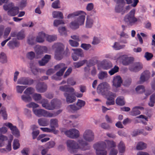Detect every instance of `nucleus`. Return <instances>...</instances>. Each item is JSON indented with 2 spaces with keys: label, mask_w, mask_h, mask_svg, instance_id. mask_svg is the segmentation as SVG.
Wrapping results in <instances>:
<instances>
[{
  "label": "nucleus",
  "mask_w": 155,
  "mask_h": 155,
  "mask_svg": "<svg viewBox=\"0 0 155 155\" xmlns=\"http://www.w3.org/2000/svg\"><path fill=\"white\" fill-rule=\"evenodd\" d=\"M57 38V37L56 35H48L46 37V40L49 42H51L56 40Z\"/></svg>",
  "instance_id": "nucleus-51"
},
{
  "label": "nucleus",
  "mask_w": 155,
  "mask_h": 155,
  "mask_svg": "<svg viewBox=\"0 0 155 155\" xmlns=\"http://www.w3.org/2000/svg\"><path fill=\"white\" fill-rule=\"evenodd\" d=\"M81 47L85 50H87L91 47L90 44L83 43L81 45Z\"/></svg>",
  "instance_id": "nucleus-64"
},
{
  "label": "nucleus",
  "mask_w": 155,
  "mask_h": 155,
  "mask_svg": "<svg viewBox=\"0 0 155 155\" xmlns=\"http://www.w3.org/2000/svg\"><path fill=\"white\" fill-rule=\"evenodd\" d=\"M144 57L147 61L150 60L153 57V54L149 52H146L145 53Z\"/></svg>",
  "instance_id": "nucleus-55"
},
{
  "label": "nucleus",
  "mask_w": 155,
  "mask_h": 155,
  "mask_svg": "<svg viewBox=\"0 0 155 155\" xmlns=\"http://www.w3.org/2000/svg\"><path fill=\"white\" fill-rule=\"evenodd\" d=\"M87 62L86 60L79 61L77 62H74L73 65L75 68H78L83 65L85 63Z\"/></svg>",
  "instance_id": "nucleus-33"
},
{
  "label": "nucleus",
  "mask_w": 155,
  "mask_h": 155,
  "mask_svg": "<svg viewBox=\"0 0 155 155\" xmlns=\"http://www.w3.org/2000/svg\"><path fill=\"white\" fill-rule=\"evenodd\" d=\"M12 37H17L18 40H22L25 37V35L23 30H21L19 32H12L11 34Z\"/></svg>",
  "instance_id": "nucleus-17"
},
{
  "label": "nucleus",
  "mask_w": 155,
  "mask_h": 155,
  "mask_svg": "<svg viewBox=\"0 0 155 155\" xmlns=\"http://www.w3.org/2000/svg\"><path fill=\"white\" fill-rule=\"evenodd\" d=\"M51 127L52 130L54 131L56 127H58V120L56 119H52L50 120Z\"/></svg>",
  "instance_id": "nucleus-28"
},
{
  "label": "nucleus",
  "mask_w": 155,
  "mask_h": 155,
  "mask_svg": "<svg viewBox=\"0 0 155 155\" xmlns=\"http://www.w3.org/2000/svg\"><path fill=\"white\" fill-rule=\"evenodd\" d=\"M34 89L32 87H29L27 88L24 92V93L28 95L31 94L33 92Z\"/></svg>",
  "instance_id": "nucleus-56"
},
{
  "label": "nucleus",
  "mask_w": 155,
  "mask_h": 155,
  "mask_svg": "<svg viewBox=\"0 0 155 155\" xmlns=\"http://www.w3.org/2000/svg\"><path fill=\"white\" fill-rule=\"evenodd\" d=\"M27 56L28 59L30 60H32L35 58V54L34 52L31 51L27 53Z\"/></svg>",
  "instance_id": "nucleus-62"
},
{
  "label": "nucleus",
  "mask_w": 155,
  "mask_h": 155,
  "mask_svg": "<svg viewBox=\"0 0 155 155\" xmlns=\"http://www.w3.org/2000/svg\"><path fill=\"white\" fill-rule=\"evenodd\" d=\"M119 67L115 65L114 67L112 68L109 71V74L110 75H112L114 74L115 73L118 72L119 71Z\"/></svg>",
  "instance_id": "nucleus-41"
},
{
  "label": "nucleus",
  "mask_w": 155,
  "mask_h": 155,
  "mask_svg": "<svg viewBox=\"0 0 155 155\" xmlns=\"http://www.w3.org/2000/svg\"><path fill=\"white\" fill-rule=\"evenodd\" d=\"M42 106L48 110H52L60 106L61 101L58 99H54L51 100L50 104L48 103V101L45 99H43L40 102Z\"/></svg>",
  "instance_id": "nucleus-3"
},
{
  "label": "nucleus",
  "mask_w": 155,
  "mask_h": 155,
  "mask_svg": "<svg viewBox=\"0 0 155 155\" xmlns=\"http://www.w3.org/2000/svg\"><path fill=\"white\" fill-rule=\"evenodd\" d=\"M65 70V68H64L61 69L58 71L56 73V74H54L52 76V79L56 80H61V78L59 77L63 75Z\"/></svg>",
  "instance_id": "nucleus-21"
},
{
  "label": "nucleus",
  "mask_w": 155,
  "mask_h": 155,
  "mask_svg": "<svg viewBox=\"0 0 155 155\" xmlns=\"http://www.w3.org/2000/svg\"><path fill=\"white\" fill-rule=\"evenodd\" d=\"M13 148L15 150L18 149L20 147L19 140L18 139H14L13 144Z\"/></svg>",
  "instance_id": "nucleus-50"
},
{
  "label": "nucleus",
  "mask_w": 155,
  "mask_h": 155,
  "mask_svg": "<svg viewBox=\"0 0 155 155\" xmlns=\"http://www.w3.org/2000/svg\"><path fill=\"white\" fill-rule=\"evenodd\" d=\"M116 102L117 104L120 106L124 105L125 104L124 97L122 96L118 97L116 99Z\"/></svg>",
  "instance_id": "nucleus-30"
},
{
  "label": "nucleus",
  "mask_w": 155,
  "mask_h": 155,
  "mask_svg": "<svg viewBox=\"0 0 155 155\" xmlns=\"http://www.w3.org/2000/svg\"><path fill=\"white\" fill-rule=\"evenodd\" d=\"M110 88L109 85L107 82H104L99 84L97 88V92L99 94L102 95L108 94Z\"/></svg>",
  "instance_id": "nucleus-7"
},
{
  "label": "nucleus",
  "mask_w": 155,
  "mask_h": 155,
  "mask_svg": "<svg viewBox=\"0 0 155 155\" xmlns=\"http://www.w3.org/2000/svg\"><path fill=\"white\" fill-rule=\"evenodd\" d=\"M11 28L10 27H7L5 28L3 37L5 38H6L9 34Z\"/></svg>",
  "instance_id": "nucleus-61"
},
{
  "label": "nucleus",
  "mask_w": 155,
  "mask_h": 155,
  "mask_svg": "<svg viewBox=\"0 0 155 155\" xmlns=\"http://www.w3.org/2000/svg\"><path fill=\"white\" fill-rule=\"evenodd\" d=\"M78 142V144L74 140H68L66 142L67 147L71 150L80 149L82 150H85L90 149V146L88 143L84 141L82 139L79 140Z\"/></svg>",
  "instance_id": "nucleus-1"
},
{
  "label": "nucleus",
  "mask_w": 155,
  "mask_h": 155,
  "mask_svg": "<svg viewBox=\"0 0 155 155\" xmlns=\"http://www.w3.org/2000/svg\"><path fill=\"white\" fill-rule=\"evenodd\" d=\"M59 89L61 91L65 92V93L73 92L74 89L72 87H68L67 85L62 86L60 87Z\"/></svg>",
  "instance_id": "nucleus-23"
},
{
  "label": "nucleus",
  "mask_w": 155,
  "mask_h": 155,
  "mask_svg": "<svg viewBox=\"0 0 155 155\" xmlns=\"http://www.w3.org/2000/svg\"><path fill=\"white\" fill-rule=\"evenodd\" d=\"M85 16L84 15H81L77 18V21L71 22L70 25V27L73 29L78 28L79 25H81L84 24L85 20Z\"/></svg>",
  "instance_id": "nucleus-8"
},
{
  "label": "nucleus",
  "mask_w": 155,
  "mask_h": 155,
  "mask_svg": "<svg viewBox=\"0 0 155 155\" xmlns=\"http://www.w3.org/2000/svg\"><path fill=\"white\" fill-rule=\"evenodd\" d=\"M122 61L123 64L124 65H127L132 63L134 61V58L132 57H128L126 55H123L120 57Z\"/></svg>",
  "instance_id": "nucleus-11"
},
{
  "label": "nucleus",
  "mask_w": 155,
  "mask_h": 155,
  "mask_svg": "<svg viewBox=\"0 0 155 155\" xmlns=\"http://www.w3.org/2000/svg\"><path fill=\"white\" fill-rule=\"evenodd\" d=\"M73 93H64V95L66 97V101L68 103H72L76 100V98Z\"/></svg>",
  "instance_id": "nucleus-12"
},
{
  "label": "nucleus",
  "mask_w": 155,
  "mask_h": 155,
  "mask_svg": "<svg viewBox=\"0 0 155 155\" xmlns=\"http://www.w3.org/2000/svg\"><path fill=\"white\" fill-rule=\"evenodd\" d=\"M0 114L2 115L4 120H6L7 119L8 116L5 110L4 109L2 108L0 110Z\"/></svg>",
  "instance_id": "nucleus-54"
},
{
  "label": "nucleus",
  "mask_w": 155,
  "mask_h": 155,
  "mask_svg": "<svg viewBox=\"0 0 155 155\" xmlns=\"http://www.w3.org/2000/svg\"><path fill=\"white\" fill-rule=\"evenodd\" d=\"M64 134L68 137L72 139L77 138L79 136V131L75 128L65 131Z\"/></svg>",
  "instance_id": "nucleus-9"
},
{
  "label": "nucleus",
  "mask_w": 155,
  "mask_h": 155,
  "mask_svg": "<svg viewBox=\"0 0 155 155\" xmlns=\"http://www.w3.org/2000/svg\"><path fill=\"white\" fill-rule=\"evenodd\" d=\"M105 141L106 143V146L109 148L115 147L116 146V143L113 140H105Z\"/></svg>",
  "instance_id": "nucleus-31"
},
{
  "label": "nucleus",
  "mask_w": 155,
  "mask_h": 155,
  "mask_svg": "<svg viewBox=\"0 0 155 155\" xmlns=\"http://www.w3.org/2000/svg\"><path fill=\"white\" fill-rule=\"evenodd\" d=\"M26 87L24 86H17L16 88L17 92L22 93Z\"/></svg>",
  "instance_id": "nucleus-60"
},
{
  "label": "nucleus",
  "mask_w": 155,
  "mask_h": 155,
  "mask_svg": "<svg viewBox=\"0 0 155 155\" xmlns=\"http://www.w3.org/2000/svg\"><path fill=\"white\" fill-rule=\"evenodd\" d=\"M18 84L26 85V77H23L19 78L18 81Z\"/></svg>",
  "instance_id": "nucleus-47"
},
{
  "label": "nucleus",
  "mask_w": 155,
  "mask_h": 155,
  "mask_svg": "<svg viewBox=\"0 0 155 155\" xmlns=\"http://www.w3.org/2000/svg\"><path fill=\"white\" fill-rule=\"evenodd\" d=\"M72 50L74 51V53L78 56L82 57L83 56V50L81 48H73Z\"/></svg>",
  "instance_id": "nucleus-36"
},
{
  "label": "nucleus",
  "mask_w": 155,
  "mask_h": 155,
  "mask_svg": "<svg viewBox=\"0 0 155 155\" xmlns=\"http://www.w3.org/2000/svg\"><path fill=\"white\" fill-rule=\"evenodd\" d=\"M109 97H107L108 101L106 102V104L107 105H114V98L116 97V94L111 92L108 93V94L107 95Z\"/></svg>",
  "instance_id": "nucleus-13"
},
{
  "label": "nucleus",
  "mask_w": 155,
  "mask_h": 155,
  "mask_svg": "<svg viewBox=\"0 0 155 155\" xmlns=\"http://www.w3.org/2000/svg\"><path fill=\"white\" fill-rule=\"evenodd\" d=\"M67 68V67L65 66V64L63 63H61L59 64L54 67V69L56 71H57L59 69L65 68V70Z\"/></svg>",
  "instance_id": "nucleus-45"
},
{
  "label": "nucleus",
  "mask_w": 155,
  "mask_h": 155,
  "mask_svg": "<svg viewBox=\"0 0 155 155\" xmlns=\"http://www.w3.org/2000/svg\"><path fill=\"white\" fill-rule=\"evenodd\" d=\"M27 42L30 45H33L35 44V37L32 35H29L28 38Z\"/></svg>",
  "instance_id": "nucleus-35"
},
{
  "label": "nucleus",
  "mask_w": 155,
  "mask_h": 155,
  "mask_svg": "<svg viewBox=\"0 0 155 155\" xmlns=\"http://www.w3.org/2000/svg\"><path fill=\"white\" fill-rule=\"evenodd\" d=\"M28 107L33 108V111L34 114L39 117L43 116L46 117H52L53 116L51 113L43 109H36L34 108L38 107L39 105L37 104L34 102H32L27 105Z\"/></svg>",
  "instance_id": "nucleus-2"
},
{
  "label": "nucleus",
  "mask_w": 155,
  "mask_h": 155,
  "mask_svg": "<svg viewBox=\"0 0 155 155\" xmlns=\"http://www.w3.org/2000/svg\"><path fill=\"white\" fill-rule=\"evenodd\" d=\"M135 10L132 9L130 12L125 15L124 20L127 26L131 27L136 24L139 19L135 16Z\"/></svg>",
  "instance_id": "nucleus-4"
},
{
  "label": "nucleus",
  "mask_w": 155,
  "mask_h": 155,
  "mask_svg": "<svg viewBox=\"0 0 155 155\" xmlns=\"http://www.w3.org/2000/svg\"><path fill=\"white\" fill-rule=\"evenodd\" d=\"M94 134L92 130L87 129L84 132L83 137V138L86 141L91 142L94 139Z\"/></svg>",
  "instance_id": "nucleus-10"
},
{
  "label": "nucleus",
  "mask_w": 155,
  "mask_h": 155,
  "mask_svg": "<svg viewBox=\"0 0 155 155\" xmlns=\"http://www.w3.org/2000/svg\"><path fill=\"white\" fill-rule=\"evenodd\" d=\"M82 12H83L82 11H78L74 12L71 14H69L67 16V18H70L74 17L75 16L78 15H79L81 14Z\"/></svg>",
  "instance_id": "nucleus-49"
},
{
  "label": "nucleus",
  "mask_w": 155,
  "mask_h": 155,
  "mask_svg": "<svg viewBox=\"0 0 155 155\" xmlns=\"http://www.w3.org/2000/svg\"><path fill=\"white\" fill-rule=\"evenodd\" d=\"M101 66L103 69L108 70L112 67L113 64L110 61H105L102 63Z\"/></svg>",
  "instance_id": "nucleus-24"
},
{
  "label": "nucleus",
  "mask_w": 155,
  "mask_h": 155,
  "mask_svg": "<svg viewBox=\"0 0 155 155\" xmlns=\"http://www.w3.org/2000/svg\"><path fill=\"white\" fill-rule=\"evenodd\" d=\"M51 58V55L45 54L41 60L39 61L38 63L39 65L41 66L45 65L49 61Z\"/></svg>",
  "instance_id": "nucleus-20"
},
{
  "label": "nucleus",
  "mask_w": 155,
  "mask_h": 155,
  "mask_svg": "<svg viewBox=\"0 0 155 155\" xmlns=\"http://www.w3.org/2000/svg\"><path fill=\"white\" fill-rule=\"evenodd\" d=\"M21 98L23 101L26 102H30L31 101V98L30 96L28 94L26 96L22 95Z\"/></svg>",
  "instance_id": "nucleus-52"
},
{
  "label": "nucleus",
  "mask_w": 155,
  "mask_h": 155,
  "mask_svg": "<svg viewBox=\"0 0 155 155\" xmlns=\"http://www.w3.org/2000/svg\"><path fill=\"white\" fill-rule=\"evenodd\" d=\"M69 42L71 45L72 47H77L79 45V43L77 41H75L72 40H70Z\"/></svg>",
  "instance_id": "nucleus-63"
},
{
  "label": "nucleus",
  "mask_w": 155,
  "mask_h": 155,
  "mask_svg": "<svg viewBox=\"0 0 155 155\" xmlns=\"http://www.w3.org/2000/svg\"><path fill=\"white\" fill-rule=\"evenodd\" d=\"M52 48L56 49L54 58L57 60H61L63 58V55L65 52L64 51V46L61 43H57L52 46Z\"/></svg>",
  "instance_id": "nucleus-5"
},
{
  "label": "nucleus",
  "mask_w": 155,
  "mask_h": 155,
  "mask_svg": "<svg viewBox=\"0 0 155 155\" xmlns=\"http://www.w3.org/2000/svg\"><path fill=\"white\" fill-rule=\"evenodd\" d=\"M155 103V93L153 94L150 97V101L149 105L150 107H153Z\"/></svg>",
  "instance_id": "nucleus-40"
},
{
  "label": "nucleus",
  "mask_w": 155,
  "mask_h": 155,
  "mask_svg": "<svg viewBox=\"0 0 155 155\" xmlns=\"http://www.w3.org/2000/svg\"><path fill=\"white\" fill-rule=\"evenodd\" d=\"M3 125L8 127L12 130V134L15 136H18L19 132L16 126H14L13 124L9 122L4 123Z\"/></svg>",
  "instance_id": "nucleus-14"
},
{
  "label": "nucleus",
  "mask_w": 155,
  "mask_h": 155,
  "mask_svg": "<svg viewBox=\"0 0 155 155\" xmlns=\"http://www.w3.org/2000/svg\"><path fill=\"white\" fill-rule=\"evenodd\" d=\"M7 61L6 56L4 53H1L0 54V61L2 63H4Z\"/></svg>",
  "instance_id": "nucleus-46"
},
{
  "label": "nucleus",
  "mask_w": 155,
  "mask_h": 155,
  "mask_svg": "<svg viewBox=\"0 0 155 155\" xmlns=\"http://www.w3.org/2000/svg\"><path fill=\"white\" fill-rule=\"evenodd\" d=\"M60 5V2L58 0H56L54 1L52 4V7L54 8H60V7L59 6Z\"/></svg>",
  "instance_id": "nucleus-58"
},
{
  "label": "nucleus",
  "mask_w": 155,
  "mask_h": 155,
  "mask_svg": "<svg viewBox=\"0 0 155 155\" xmlns=\"http://www.w3.org/2000/svg\"><path fill=\"white\" fill-rule=\"evenodd\" d=\"M47 85L43 82L38 83L36 85V89L38 92L43 93L47 90Z\"/></svg>",
  "instance_id": "nucleus-15"
},
{
  "label": "nucleus",
  "mask_w": 155,
  "mask_h": 155,
  "mask_svg": "<svg viewBox=\"0 0 155 155\" xmlns=\"http://www.w3.org/2000/svg\"><path fill=\"white\" fill-rule=\"evenodd\" d=\"M85 104V101L79 99L77 102L76 105L80 109L82 107L84 106Z\"/></svg>",
  "instance_id": "nucleus-48"
},
{
  "label": "nucleus",
  "mask_w": 155,
  "mask_h": 155,
  "mask_svg": "<svg viewBox=\"0 0 155 155\" xmlns=\"http://www.w3.org/2000/svg\"><path fill=\"white\" fill-rule=\"evenodd\" d=\"M49 121L47 119L41 118L38 119V123L39 125L41 126H46L48 124Z\"/></svg>",
  "instance_id": "nucleus-27"
},
{
  "label": "nucleus",
  "mask_w": 155,
  "mask_h": 155,
  "mask_svg": "<svg viewBox=\"0 0 155 155\" xmlns=\"http://www.w3.org/2000/svg\"><path fill=\"white\" fill-rule=\"evenodd\" d=\"M45 37V34L43 32H40L38 33L36 41L38 43H42L44 41V38Z\"/></svg>",
  "instance_id": "nucleus-26"
},
{
  "label": "nucleus",
  "mask_w": 155,
  "mask_h": 155,
  "mask_svg": "<svg viewBox=\"0 0 155 155\" xmlns=\"http://www.w3.org/2000/svg\"><path fill=\"white\" fill-rule=\"evenodd\" d=\"M7 45L10 49H13L15 47H18L19 45V43L17 41L16 38H14L12 40L10 41Z\"/></svg>",
  "instance_id": "nucleus-19"
},
{
  "label": "nucleus",
  "mask_w": 155,
  "mask_h": 155,
  "mask_svg": "<svg viewBox=\"0 0 155 155\" xmlns=\"http://www.w3.org/2000/svg\"><path fill=\"white\" fill-rule=\"evenodd\" d=\"M142 68V65L140 63H136L133 66L129 68V70L132 72H137L140 70Z\"/></svg>",
  "instance_id": "nucleus-18"
},
{
  "label": "nucleus",
  "mask_w": 155,
  "mask_h": 155,
  "mask_svg": "<svg viewBox=\"0 0 155 155\" xmlns=\"http://www.w3.org/2000/svg\"><path fill=\"white\" fill-rule=\"evenodd\" d=\"M53 17L54 18H60L63 19V14L61 12L54 11L52 12Z\"/></svg>",
  "instance_id": "nucleus-32"
},
{
  "label": "nucleus",
  "mask_w": 155,
  "mask_h": 155,
  "mask_svg": "<svg viewBox=\"0 0 155 155\" xmlns=\"http://www.w3.org/2000/svg\"><path fill=\"white\" fill-rule=\"evenodd\" d=\"M59 32L61 35L66 36L67 32L65 27H60L58 28Z\"/></svg>",
  "instance_id": "nucleus-43"
},
{
  "label": "nucleus",
  "mask_w": 155,
  "mask_h": 155,
  "mask_svg": "<svg viewBox=\"0 0 155 155\" xmlns=\"http://www.w3.org/2000/svg\"><path fill=\"white\" fill-rule=\"evenodd\" d=\"M122 83V80L120 76H117L114 78L113 84L115 87L117 88L120 86Z\"/></svg>",
  "instance_id": "nucleus-16"
},
{
  "label": "nucleus",
  "mask_w": 155,
  "mask_h": 155,
  "mask_svg": "<svg viewBox=\"0 0 155 155\" xmlns=\"http://www.w3.org/2000/svg\"><path fill=\"white\" fill-rule=\"evenodd\" d=\"M119 153H123L125 150V146L124 143L122 141H121L117 146Z\"/></svg>",
  "instance_id": "nucleus-29"
},
{
  "label": "nucleus",
  "mask_w": 155,
  "mask_h": 155,
  "mask_svg": "<svg viewBox=\"0 0 155 155\" xmlns=\"http://www.w3.org/2000/svg\"><path fill=\"white\" fill-rule=\"evenodd\" d=\"M130 113V114L131 115L135 116L140 114V112L138 109L136 107H135L133 108Z\"/></svg>",
  "instance_id": "nucleus-37"
},
{
  "label": "nucleus",
  "mask_w": 155,
  "mask_h": 155,
  "mask_svg": "<svg viewBox=\"0 0 155 155\" xmlns=\"http://www.w3.org/2000/svg\"><path fill=\"white\" fill-rule=\"evenodd\" d=\"M135 90L137 93L139 94L142 93L145 91L144 87L142 85L137 86Z\"/></svg>",
  "instance_id": "nucleus-42"
},
{
  "label": "nucleus",
  "mask_w": 155,
  "mask_h": 155,
  "mask_svg": "<svg viewBox=\"0 0 155 155\" xmlns=\"http://www.w3.org/2000/svg\"><path fill=\"white\" fill-rule=\"evenodd\" d=\"M47 48L46 46H41L38 47V48L35 50V52L37 54H41L43 53V50H47Z\"/></svg>",
  "instance_id": "nucleus-34"
},
{
  "label": "nucleus",
  "mask_w": 155,
  "mask_h": 155,
  "mask_svg": "<svg viewBox=\"0 0 155 155\" xmlns=\"http://www.w3.org/2000/svg\"><path fill=\"white\" fill-rule=\"evenodd\" d=\"M19 12V8L18 7H12L8 11V14L11 16H15L17 15Z\"/></svg>",
  "instance_id": "nucleus-22"
},
{
  "label": "nucleus",
  "mask_w": 155,
  "mask_h": 155,
  "mask_svg": "<svg viewBox=\"0 0 155 155\" xmlns=\"http://www.w3.org/2000/svg\"><path fill=\"white\" fill-rule=\"evenodd\" d=\"M94 148L96 150L97 155H107L106 143L103 141L99 142L94 145Z\"/></svg>",
  "instance_id": "nucleus-6"
},
{
  "label": "nucleus",
  "mask_w": 155,
  "mask_h": 155,
  "mask_svg": "<svg viewBox=\"0 0 155 155\" xmlns=\"http://www.w3.org/2000/svg\"><path fill=\"white\" fill-rule=\"evenodd\" d=\"M107 76V74L106 71H101L98 75V78L101 80H103Z\"/></svg>",
  "instance_id": "nucleus-44"
},
{
  "label": "nucleus",
  "mask_w": 155,
  "mask_h": 155,
  "mask_svg": "<svg viewBox=\"0 0 155 155\" xmlns=\"http://www.w3.org/2000/svg\"><path fill=\"white\" fill-rule=\"evenodd\" d=\"M93 21L92 19L87 18L86 21V26L87 28H91L93 25Z\"/></svg>",
  "instance_id": "nucleus-57"
},
{
  "label": "nucleus",
  "mask_w": 155,
  "mask_h": 155,
  "mask_svg": "<svg viewBox=\"0 0 155 155\" xmlns=\"http://www.w3.org/2000/svg\"><path fill=\"white\" fill-rule=\"evenodd\" d=\"M0 114L2 115L4 120H6L7 119L8 116L5 110L4 109L2 108L0 110Z\"/></svg>",
  "instance_id": "nucleus-53"
},
{
  "label": "nucleus",
  "mask_w": 155,
  "mask_h": 155,
  "mask_svg": "<svg viewBox=\"0 0 155 155\" xmlns=\"http://www.w3.org/2000/svg\"><path fill=\"white\" fill-rule=\"evenodd\" d=\"M32 98L35 101H38L41 99V96L40 94L35 93L32 95Z\"/></svg>",
  "instance_id": "nucleus-59"
},
{
  "label": "nucleus",
  "mask_w": 155,
  "mask_h": 155,
  "mask_svg": "<svg viewBox=\"0 0 155 155\" xmlns=\"http://www.w3.org/2000/svg\"><path fill=\"white\" fill-rule=\"evenodd\" d=\"M147 144L143 142H139L137 144L136 148L138 150H142L146 148Z\"/></svg>",
  "instance_id": "nucleus-38"
},
{
  "label": "nucleus",
  "mask_w": 155,
  "mask_h": 155,
  "mask_svg": "<svg viewBox=\"0 0 155 155\" xmlns=\"http://www.w3.org/2000/svg\"><path fill=\"white\" fill-rule=\"evenodd\" d=\"M115 11L117 13H121L123 15L125 13V9H124V5L119 4L116 5L115 8Z\"/></svg>",
  "instance_id": "nucleus-25"
},
{
  "label": "nucleus",
  "mask_w": 155,
  "mask_h": 155,
  "mask_svg": "<svg viewBox=\"0 0 155 155\" xmlns=\"http://www.w3.org/2000/svg\"><path fill=\"white\" fill-rule=\"evenodd\" d=\"M125 47V45H120L119 43L117 42H115L114 45L112 46V47L115 50H119Z\"/></svg>",
  "instance_id": "nucleus-39"
}]
</instances>
